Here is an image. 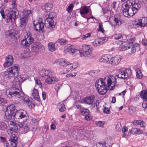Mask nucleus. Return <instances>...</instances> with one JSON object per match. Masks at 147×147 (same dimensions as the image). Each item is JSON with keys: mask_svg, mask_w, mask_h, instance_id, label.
Listing matches in <instances>:
<instances>
[{"mask_svg": "<svg viewBox=\"0 0 147 147\" xmlns=\"http://www.w3.org/2000/svg\"><path fill=\"white\" fill-rule=\"evenodd\" d=\"M12 8L6 10L5 11V20L7 22L12 23L16 21L17 16L19 15L18 11L17 10L16 3L15 0H13L12 3Z\"/></svg>", "mask_w": 147, "mask_h": 147, "instance_id": "f257e3e1", "label": "nucleus"}, {"mask_svg": "<svg viewBox=\"0 0 147 147\" xmlns=\"http://www.w3.org/2000/svg\"><path fill=\"white\" fill-rule=\"evenodd\" d=\"M134 41L133 38H130L127 40V41L129 42L123 45L120 49L121 51H124L127 50L129 54H132L135 53L136 51H138L139 49V45L138 44H133V42Z\"/></svg>", "mask_w": 147, "mask_h": 147, "instance_id": "f03ea898", "label": "nucleus"}, {"mask_svg": "<svg viewBox=\"0 0 147 147\" xmlns=\"http://www.w3.org/2000/svg\"><path fill=\"white\" fill-rule=\"evenodd\" d=\"M9 93L11 95H13V96H15L16 97L23 100L29 107L31 106V108H32V107L34 106V105L32 103L27 96L20 90L16 89L14 91L10 92Z\"/></svg>", "mask_w": 147, "mask_h": 147, "instance_id": "7ed1b4c3", "label": "nucleus"}, {"mask_svg": "<svg viewBox=\"0 0 147 147\" xmlns=\"http://www.w3.org/2000/svg\"><path fill=\"white\" fill-rule=\"evenodd\" d=\"M29 117L26 112L23 109L17 110L15 109L14 119L19 123H22L27 120Z\"/></svg>", "mask_w": 147, "mask_h": 147, "instance_id": "20e7f679", "label": "nucleus"}, {"mask_svg": "<svg viewBox=\"0 0 147 147\" xmlns=\"http://www.w3.org/2000/svg\"><path fill=\"white\" fill-rule=\"evenodd\" d=\"M20 68L17 66H13L7 69L4 72V76L6 78L17 77L19 72Z\"/></svg>", "mask_w": 147, "mask_h": 147, "instance_id": "39448f33", "label": "nucleus"}, {"mask_svg": "<svg viewBox=\"0 0 147 147\" xmlns=\"http://www.w3.org/2000/svg\"><path fill=\"white\" fill-rule=\"evenodd\" d=\"M32 11L28 9H24L23 11L22 14L20 18V26L22 27H24L28 21V18L29 16H31Z\"/></svg>", "mask_w": 147, "mask_h": 147, "instance_id": "423d86ee", "label": "nucleus"}, {"mask_svg": "<svg viewBox=\"0 0 147 147\" xmlns=\"http://www.w3.org/2000/svg\"><path fill=\"white\" fill-rule=\"evenodd\" d=\"M105 80L107 82L108 90H111L114 88L116 82V79L115 76L109 75L105 78Z\"/></svg>", "mask_w": 147, "mask_h": 147, "instance_id": "0eeeda50", "label": "nucleus"}, {"mask_svg": "<svg viewBox=\"0 0 147 147\" xmlns=\"http://www.w3.org/2000/svg\"><path fill=\"white\" fill-rule=\"evenodd\" d=\"M5 117L7 120H11L12 115L14 117L15 114V106L13 105H11L7 108V110L5 112Z\"/></svg>", "mask_w": 147, "mask_h": 147, "instance_id": "6e6552de", "label": "nucleus"}, {"mask_svg": "<svg viewBox=\"0 0 147 147\" xmlns=\"http://www.w3.org/2000/svg\"><path fill=\"white\" fill-rule=\"evenodd\" d=\"M80 49H82V50L79 51L80 52H82L81 53L82 55L81 56L80 55V56H84V55L85 56L89 57L91 55L92 49V48L90 45H82V48H80ZM80 55H81L80 54Z\"/></svg>", "mask_w": 147, "mask_h": 147, "instance_id": "1a4fd4ad", "label": "nucleus"}, {"mask_svg": "<svg viewBox=\"0 0 147 147\" xmlns=\"http://www.w3.org/2000/svg\"><path fill=\"white\" fill-rule=\"evenodd\" d=\"M14 80H13L12 82V83L13 84V86L12 87V88L11 89V91H9L7 93V95H10V96H9V97H12L13 96V95L10 94L9 93L10 92L14 91L16 89L19 90L18 88H20L21 86V83L19 81V80L18 79V78L17 77H14Z\"/></svg>", "mask_w": 147, "mask_h": 147, "instance_id": "9d476101", "label": "nucleus"}, {"mask_svg": "<svg viewBox=\"0 0 147 147\" xmlns=\"http://www.w3.org/2000/svg\"><path fill=\"white\" fill-rule=\"evenodd\" d=\"M53 14V13H50L48 15V17L45 21L46 26L50 29L53 28L55 27L53 19L54 18Z\"/></svg>", "mask_w": 147, "mask_h": 147, "instance_id": "9b49d317", "label": "nucleus"}, {"mask_svg": "<svg viewBox=\"0 0 147 147\" xmlns=\"http://www.w3.org/2000/svg\"><path fill=\"white\" fill-rule=\"evenodd\" d=\"M34 27L35 30L39 32L43 29L44 26V24L41 18H39L37 21H34L33 23Z\"/></svg>", "mask_w": 147, "mask_h": 147, "instance_id": "f8f14e48", "label": "nucleus"}, {"mask_svg": "<svg viewBox=\"0 0 147 147\" xmlns=\"http://www.w3.org/2000/svg\"><path fill=\"white\" fill-rule=\"evenodd\" d=\"M31 47L32 51L35 53H38L41 50L42 52H44L45 51L44 46L41 44L37 45L35 43H32Z\"/></svg>", "mask_w": 147, "mask_h": 147, "instance_id": "ddd939ff", "label": "nucleus"}, {"mask_svg": "<svg viewBox=\"0 0 147 147\" xmlns=\"http://www.w3.org/2000/svg\"><path fill=\"white\" fill-rule=\"evenodd\" d=\"M64 51L65 53H67L68 52L71 53L73 54L74 53L78 54L79 53L81 56L82 55L81 53V51L80 52L78 50L73 48L72 46L70 44L68 45L67 46H65L64 47Z\"/></svg>", "mask_w": 147, "mask_h": 147, "instance_id": "4468645a", "label": "nucleus"}, {"mask_svg": "<svg viewBox=\"0 0 147 147\" xmlns=\"http://www.w3.org/2000/svg\"><path fill=\"white\" fill-rule=\"evenodd\" d=\"M130 71L129 70H125L123 71H120L119 72V74L117 75V76L119 78L127 79L130 75Z\"/></svg>", "mask_w": 147, "mask_h": 147, "instance_id": "2eb2a0df", "label": "nucleus"}, {"mask_svg": "<svg viewBox=\"0 0 147 147\" xmlns=\"http://www.w3.org/2000/svg\"><path fill=\"white\" fill-rule=\"evenodd\" d=\"M121 56L118 55L111 58L109 63L113 65H118L121 60Z\"/></svg>", "mask_w": 147, "mask_h": 147, "instance_id": "dca6fc26", "label": "nucleus"}, {"mask_svg": "<svg viewBox=\"0 0 147 147\" xmlns=\"http://www.w3.org/2000/svg\"><path fill=\"white\" fill-rule=\"evenodd\" d=\"M54 63L55 64L58 63L60 65L62 66H66L70 64V62L63 59H57L55 61Z\"/></svg>", "mask_w": 147, "mask_h": 147, "instance_id": "f3484780", "label": "nucleus"}, {"mask_svg": "<svg viewBox=\"0 0 147 147\" xmlns=\"http://www.w3.org/2000/svg\"><path fill=\"white\" fill-rule=\"evenodd\" d=\"M106 41V39L103 38L96 39L92 42V44L95 47L101 45H102Z\"/></svg>", "mask_w": 147, "mask_h": 147, "instance_id": "a211bd4d", "label": "nucleus"}, {"mask_svg": "<svg viewBox=\"0 0 147 147\" xmlns=\"http://www.w3.org/2000/svg\"><path fill=\"white\" fill-rule=\"evenodd\" d=\"M90 6H84L82 7L80 9V12L81 14V16L85 18H86V17L85 16V14L88 13L89 11V8Z\"/></svg>", "mask_w": 147, "mask_h": 147, "instance_id": "6ab92c4d", "label": "nucleus"}, {"mask_svg": "<svg viewBox=\"0 0 147 147\" xmlns=\"http://www.w3.org/2000/svg\"><path fill=\"white\" fill-rule=\"evenodd\" d=\"M18 137L15 134H12L10 137V144L11 147H16L18 143Z\"/></svg>", "mask_w": 147, "mask_h": 147, "instance_id": "aec40b11", "label": "nucleus"}, {"mask_svg": "<svg viewBox=\"0 0 147 147\" xmlns=\"http://www.w3.org/2000/svg\"><path fill=\"white\" fill-rule=\"evenodd\" d=\"M31 98H33L34 100H36L40 102V98L39 96L37 89L34 88L32 90Z\"/></svg>", "mask_w": 147, "mask_h": 147, "instance_id": "412c9836", "label": "nucleus"}, {"mask_svg": "<svg viewBox=\"0 0 147 147\" xmlns=\"http://www.w3.org/2000/svg\"><path fill=\"white\" fill-rule=\"evenodd\" d=\"M53 73L52 71L50 70H42L40 72V75L42 76H47V78L51 77Z\"/></svg>", "mask_w": 147, "mask_h": 147, "instance_id": "4be33fe9", "label": "nucleus"}, {"mask_svg": "<svg viewBox=\"0 0 147 147\" xmlns=\"http://www.w3.org/2000/svg\"><path fill=\"white\" fill-rule=\"evenodd\" d=\"M147 24V18L143 17L141 19L138 20V21L136 24L138 26L144 27Z\"/></svg>", "mask_w": 147, "mask_h": 147, "instance_id": "5701e85b", "label": "nucleus"}, {"mask_svg": "<svg viewBox=\"0 0 147 147\" xmlns=\"http://www.w3.org/2000/svg\"><path fill=\"white\" fill-rule=\"evenodd\" d=\"M135 0H128L125 3H124L122 5V7L127 8L129 7H132L133 5L135 3Z\"/></svg>", "mask_w": 147, "mask_h": 147, "instance_id": "b1692460", "label": "nucleus"}, {"mask_svg": "<svg viewBox=\"0 0 147 147\" xmlns=\"http://www.w3.org/2000/svg\"><path fill=\"white\" fill-rule=\"evenodd\" d=\"M95 99L94 97L92 95L86 97L83 100L84 103L89 105L92 103Z\"/></svg>", "mask_w": 147, "mask_h": 147, "instance_id": "393cba45", "label": "nucleus"}, {"mask_svg": "<svg viewBox=\"0 0 147 147\" xmlns=\"http://www.w3.org/2000/svg\"><path fill=\"white\" fill-rule=\"evenodd\" d=\"M21 128L20 131L22 134H26L29 130L28 126L25 123H21Z\"/></svg>", "mask_w": 147, "mask_h": 147, "instance_id": "a878e982", "label": "nucleus"}, {"mask_svg": "<svg viewBox=\"0 0 147 147\" xmlns=\"http://www.w3.org/2000/svg\"><path fill=\"white\" fill-rule=\"evenodd\" d=\"M106 83V82L105 81V80H104L103 79L100 78L96 81L95 83V86H97L98 87L99 85H103V84H105Z\"/></svg>", "mask_w": 147, "mask_h": 147, "instance_id": "bb28decb", "label": "nucleus"}, {"mask_svg": "<svg viewBox=\"0 0 147 147\" xmlns=\"http://www.w3.org/2000/svg\"><path fill=\"white\" fill-rule=\"evenodd\" d=\"M56 78L51 77L47 78L46 80V82L48 84H53L56 81Z\"/></svg>", "mask_w": 147, "mask_h": 147, "instance_id": "cd10ccee", "label": "nucleus"}, {"mask_svg": "<svg viewBox=\"0 0 147 147\" xmlns=\"http://www.w3.org/2000/svg\"><path fill=\"white\" fill-rule=\"evenodd\" d=\"M58 107L59 111L63 112L65 111L66 108L65 106L62 102H60L58 104Z\"/></svg>", "mask_w": 147, "mask_h": 147, "instance_id": "c85d7f7f", "label": "nucleus"}, {"mask_svg": "<svg viewBox=\"0 0 147 147\" xmlns=\"http://www.w3.org/2000/svg\"><path fill=\"white\" fill-rule=\"evenodd\" d=\"M21 45L24 48L28 47L30 45V43L26 39H24L21 40Z\"/></svg>", "mask_w": 147, "mask_h": 147, "instance_id": "c756f323", "label": "nucleus"}, {"mask_svg": "<svg viewBox=\"0 0 147 147\" xmlns=\"http://www.w3.org/2000/svg\"><path fill=\"white\" fill-rule=\"evenodd\" d=\"M122 10L123 15L124 16L128 18L130 17L127 8H125V7H122Z\"/></svg>", "mask_w": 147, "mask_h": 147, "instance_id": "7c9ffc66", "label": "nucleus"}, {"mask_svg": "<svg viewBox=\"0 0 147 147\" xmlns=\"http://www.w3.org/2000/svg\"><path fill=\"white\" fill-rule=\"evenodd\" d=\"M44 9L46 10L49 11L51 10L53 6V4L50 3H45L44 6Z\"/></svg>", "mask_w": 147, "mask_h": 147, "instance_id": "2f4dec72", "label": "nucleus"}, {"mask_svg": "<svg viewBox=\"0 0 147 147\" xmlns=\"http://www.w3.org/2000/svg\"><path fill=\"white\" fill-rule=\"evenodd\" d=\"M49 50L51 51H53L56 49L55 44L53 42H50L48 44Z\"/></svg>", "mask_w": 147, "mask_h": 147, "instance_id": "473e14b6", "label": "nucleus"}, {"mask_svg": "<svg viewBox=\"0 0 147 147\" xmlns=\"http://www.w3.org/2000/svg\"><path fill=\"white\" fill-rule=\"evenodd\" d=\"M7 124L4 122L0 121V129L1 130H5L7 129Z\"/></svg>", "mask_w": 147, "mask_h": 147, "instance_id": "72a5a7b5", "label": "nucleus"}, {"mask_svg": "<svg viewBox=\"0 0 147 147\" xmlns=\"http://www.w3.org/2000/svg\"><path fill=\"white\" fill-rule=\"evenodd\" d=\"M140 95L141 97L143 98V100H145L147 98V90H145L142 91Z\"/></svg>", "mask_w": 147, "mask_h": 147, "instance_id": "f704fd0d", "label": "nucleus"}, {"mask_svg": "<svg viewBox=\"0 0 147 147\" xmlns=\"http://www.w3.org/2000/svg\"><path fill=\"white\" fill-rule=\"evenodd\" d=\"M136 77L140 79L142 77V74L141 70L139 68H137L136 70Z\"/></svg>", "mask_w": 147, "mask_h": 147, "instance_id": "c9c22d12", "label": "nucleus"}, {"mask_svg": "<svg viewBox=\"0 0 147 147\" xmlns=\"http://www.w3.org/2000/svg\"><path fill=\"white\" fill-rule=\"evenodd\" d=\"M107 85L103 87L102 88H100V90H102V92H100V90H97L98 92L101 95L105 94L107 92V90H108V88H107Z\"/></svg>", "mask_w": 147, "mask_h": 147, "instance_id": "e433bc0d", "label": "nucleus"}, {"mask_svg": "<svg viewBox=\"0 0 147 147\" xmlns=\"http://www.w3.org/2000/svg\"><path fill=\"white\" fill-rule=\"evenodd\" d=\"M128 12L129 14L130 17L132 16L136 12V10H134L133 8L129 7L127 8Z\"/></svg>", "mask_w": 147, "mask_h": 147, "instance_id": "4c0bfd02", "label": "nucleus"}, {"mask_svg": "<svg viewBox=\"0 0 147 147\" xmlns=\"http://www.w3.org/2000/svg\"><path fill=\"white\" fill-rule=\"evenodd\" d=\"M20 123V124H17L16 123L15 125L11 129V131H16L18 129H19L20 131L21 123Z\"/></svg>", "mask_w": 147, "mask_h": 147, "instance_id": "58836bf2", "label": "nucleus"}, {"mask_svg": "<svg viewBox=\"0 0 147 147\" xmlns=\"http://www.w3.org/2000/svg\"><path fill=\"white\" fill-rule=\"evenodd\" d=\"M114 21L115 23L114 25H117L119 26L121 24L123 23V21L121 20L119 18H115L114 19Z\"/></svg>", "mask_w": 147, "mask_h": 147, "instance_id": "ea45409f", "label": "nucleus"}, {"mask_svg": "<svg viewBox=\"0 0 147 147\" xmlns=\"http://www.w3.org/2000/svg\"><path fill=\"white\" fill-rule=\"evenodd\" d=\"M6 61L9 63L10 64H12L13 63V58L12 56L9 55L6 58Z\"/></svg>", "mask_w": 147, "mask_h": 147, "instance_id": "a19ab883", "label": "nucleus"}, {"mask_svg": "<svg viewBox=\"0 0 147 147\" xmlns=\"http://www.w3.org/2000/svg\"><path fill=\"white\" fill-rule=\"evenodd\" d=\"M110 56L109 55H105L102 56V59L104 61L109 63L110 59Z\"/></svg>", "mask_w": 147, "mask_h": 147, "instance_id": "79ce46f5", "label": "nucleus"}, {"mask_svg": "<svg viewBox=\"0 0 147 147\" xmlns=\"http://www.w3.org/2000/svg\"><path fill=\"white\" fill-rule=\"evenodd\" d=\"M27 36V38L25 39H27V40L29 42V43H30V45H31V44L32 43H33L34 39L30 36V33L29 34L28 33Z\"/></svg>", "mask_w": 147, "mask_h": 147, "instance_id": "37998d69", "label": "nucleus"}, {"mask_svg": "<svg viewBox=\"0 0 147 147\" xmlns=\"http://www.w3.org/2000/svg\"><path fill=\"white\" fill-rule=\"evenodd\" d=\"M141 5L140 4L137 3H136L135 2L134 4L133 5V6L132 8H133L134 10H136L137 12L138 10L139 9Z\"/></svg>", "mask_w": 147, "mask_h": 147, "instance_id": "c03bdc74", "label": "nucleus"}, {"mask_svg": "<svg viewBox=\"0 0 147 147\" xmlns=\"http://www.w3.org/2000/svg\"><path fill=\"white\" fill-rule=\"evenodd\" d=\"M57 41L61 45H65L67 43V41L66 40L63 38L58 39Z\"/></svg>", "mask_w": 147, "mask_h": 147, "instance_id": "a18cd8bd", "label": "nucleus"}, {"mask_svg": "<svg viewBox=\"0 0 147 147\" xmlns=\"http://www.w3.org/2000/svg\"><path fill=\"white\" fill-rule=\"evenodd\" d=\"M89 111L86 109H82L80 110L81 113L83 115H86L88 114Z\"/></svg>", "mask_w": 147, "mask_h": 147, "instance_id": "49530a36", "label": "nucleus"}, {"mask_svg": "<svg viewBox=\"0 0 147 147\" xmlns=\"http://www.w3.org/2000/svg\"><path fill=\"white\" fill-rule=\"evenodd\" d=\"M113 37L115 39L117 40L123 38L122 35L121 34H117L113 35Z\"/></svg>", "mask_w": 147, "mask_h": 147, "instance_id": "de8ad7c7", "label": "nucleus"}, {"mask_svg": "<svg viewBox=\"0 0 147 147\" xmlns=\"http://www.w3.org/2000/svg\"><path fill=\"white\" fill-rule=\"evenodd\" d=\"M100 71L99 70H96L92 71L90 72V74L91 75H97L98 73H99Z\"/></svg>", "mask_w": 147, "mask_h": 147, "instance_id": "09e8293b", "label": "nucleus"}, {"mask_svg": "<svg viewBox=\"0 0 147 147\" xmlns=\"http://www.w3.org/2000/svg\"><path fill=\"white\" fill-rule=\"evenodd\" d=\"M106 86H107V84H103V85H99V86H98V87H97V86H96V87L97 90H100V92H101V91L102 92V90H100V88H102L103 87Z\"/></svg>", "mask_w": 147, "mask_h": 147, "instance_id": "8fccbe9b", "label": "nucleus"}, {"mask_svg": "<svg viewBox=\"0 0 147 147\" xmlns=\"http://www.w3.org/2000/svg\"><path fill=\"white\" fill-rule=\"evenodd\" d=\"M73 7L74 6L72 4H70L67 9V11L69 13L73 9Z\"/></svg>", "mask_w": 147, "mask_h": 147, "instance_id": "3c124183", "label": "nucleus"}, {"mask_svg": "<svg viewBox=\"0 0 147 147\" xmlns=\"http://www.w3.org/2000/svg\"><path fill=\"white\" fill-rule=\"evenodd\" d=\"M91 35V33H88L86 34V35H84L82 36V39L83 40H85L87 38L89 37Z\"/></svg>", "mask_w": 147, "mask_h": 147, "instance_id": "603ef678", "label": "nucleus"}, {"mask_svg": "<svg viewBox=\"0 0 147 147\" xmlns=\"http://www.w3.org/2000/svg\"><path fill=\"white\" fill-rule=\"evenodd\" d=\"M35 82L36 84L38 85L40 88H41L42 87V84L40 80H35Z\"/></svg>", "mask_w": 147, "mask_h": 147, "instance_id": "864d4df0", "label": "nucleus"}, {"mask_svg": "<svg viewBox=\"0 0 147 147\" xmlns=\"http://www.w3.org/2000/svg\"><path fill=\"white\" fill-rule=\"evenodd\" d=\"M96 123L97 125L100 127H103L104 125V123L101 121H98L97 122H96Z\"/></svg>", "mask_w": 147, "mask_h": 147, "instance_id": "5fc2aeb1", "label": "nucleus"}, {"mask_svg": "<svg viewBox=\"0 0 147 147\" xmlns=\"http://www.w3.org/2000/svg\"><path fill=\"white\" fill-rule=\"evenodd\" d=\"M142 122V121L140 120H135L133 122V124L134 125H140Z\"/></svg>", "mask_w": 147, "mask_h": 147, "instance_id": "6e6d98bb", "label": "nucleus"}, {"mask_svg": "<svg viewBox=\"0 0 147 147\" xmlns=\"http://www.w3.org/2000/svg\"><path fill=\"white\" fill-rule=\"evenodd\" d=\"M121 125L120 123H118L117 124L116 126V129L117 131H119L121 130Z\"/></svg>", "mask_w": 147, "mask_h": 147, "instance_id": "4d7b16f0", "label": "nucleus"}, {"mask_svg": "<svg viewBox=\"0 0 147 147\" xmlns=\"http://www.w3.org/2000/svg\"><path fill=\"white\" fill-rule=\"evenodd\" d=\"M85 119L86 120H90L92 119L91 116L88 113V114L86 115L85 117Z\"/></svg>", "mask_w": 147, "mask_h": 147, "instance_id": "13d9d810", "label": "nucleus"}, {"mask_svg": "<svg viewBox=\"0 0 147 147\" xmlns=\"http://www.w3.org/2000/svg\"><path fill=\"white\" fill-rule=\"evenodd\" d=\"M0 13L3 19L5 18V12L4 10L2 9H1L0 11Z\"/></svg>", "mask_w": 147, "mask_h": 147, "instance_id": "bf43d9fd", "label": "nucleus"}, {"mask_svg": "<svg viewBox=\"0 0 147 147\" xmlns=\"http://www.w3.org/2000/svg\"><path fill=\"white\" fill-rule=\"evenodd\" d=\"M99 28H98V31H100L102 32V23H100L98 24Z\"/></svg>", "mask_w": 147, "mask_h": 147, "instance_id": "052dcab7", "label": "nucleus"}, {"mask_svg": "<svg viewBox=\"0 0 147 147\" xmlns=\"http://www.w3.org/2000/svg\"><path fill=\"white\" fill-rule=\"evenodd\" d=\"M8 34L9 36L12 37L15 36V33L13 32H12L11 31L8 32Z\"/></svg>", "mask_w": 147, "mask_h": 147, "instance_id": "680f3d73", "label": "nucleus"}, {"mask_svg": "<svg viewBox=\"0 0 147 147\" xmlns=\"http://www.w3.org/2000/svg\"><path fill=\"white\" fill-rule=\"evenodd\" d=\"M110 110L107 108L105 107L103 110V112L104 113L109 114V113Z\"/></svg>", "mask_w": 147, "mask_h": 147, "instance_id": "e2e57ef3", "label": "nucleus"}, {"mask_svg": "<svg viewBox=\"0 0 147 147\" xmlns=\"http://www.w3.org/2000/svg\"><path fill=\"white\" fill-rule=\"evenodd\" d=\"M12 64H10V63L7 61L4 64H3V66L4 67H8L9 66H10V65H12Z\"/></svg>", "mask_w": 147, "mask_h": 147, "instance_id": "0e129e2a", "label": "nucleus"}, {"mask_svg": "<svg viewBox=\"0 0 147 147\" xmlns=\"http://www.w3.org/2000/svg\"><path fill=\"white\" fill-rule=\"evenodd\" d=\"M78 66V64L77 63H74L72 64V68H73L74 69L76 68Z\"/></svg>", "mask_w": 147, "mask_h": 147, "instance_id": "69168bd1", "label": "nucleus"}, {"mask_svg": "<svg viewBox=\"0 0 147 147\" xmlns=\"http://www.w3.org/2000/svg\"><path fill=\"white\" fill-rule=\"evenodd\" d=\"M96 147H104L103 144L100 142L96 144Z\"/></svg>", "mask_w": 147, "mask_h": 147, "instance_id": "338daca9", "label": "nucleus"}, {"mask_svg": "<svg viewBox=\"0 0 147 147\" xmlns=\"http://www.w3.org/2000/svg\"><path fill=\"white\" fill-rule=\"evenodd\" d=\"M142 106L144 108H145L144 110H146L147 111V104H146L145 102L143 103Z\"/></svg>", "mask_w": 147, "mask_h": 147, "instance_id": "774afa93", "label": "nucleus"}]
</instances>
